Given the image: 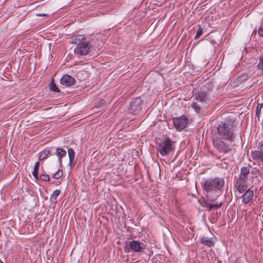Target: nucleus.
I'll return each instance as SVG.
<instances>
[{
  "label": "nucleus",
  "instance_id": "f257e3e1",
  "mask_svg": "<svg viewBox=\"0 0 263 263\" xmlns=\"http://www.w3.org/2000/svg\"><path fill=\"white\" fill-rule=\"evenodd\" d=\"M234 128L233 122L230 120H227L218 125L217 132L221 139L232 142L234 139Z\"/></svg>",
  "mask_w": 263,
  "mask_h": 263
},
{
  "label": "nucleus",
  "instance_id": "f03ea898",
  "mask_svg": "<svg viewBox=\"0 0 263 263\" xmlns=\"http://www.w3.org/2000/svg\"><path fill=\"white\" fill-rule=\"evenodd\" d=\"M85 40L82 35H78L72 39L71 43L77 44L74 52L79 55H86L90 52L91 44L90 42H86Z\"/></svg>",
  "mask_w": 263,
  "mask_h": 263
},
{
  "label": "nucleus",
  "instance_id": "7ed1b4c3",
  "mask_svg": "<svg viewBox=\"0 0 263 263\" xmlns=\"http://www.w3.org/2000/svg\"><path fill=\"white\" fill-rule=\"evenodd\" d=\"M224 184V181L223 178L215 177L205 180L203 187L204 190L206 192H210L212 191H215L219 194L221 189L223 186Z\"/></svg>",
  "mask_w": 263,
  "mask_h": 263
},
{
  "label": "nucleus",
  "instance_id": "20e7f679",
  "mask_svg": "<svg viewBox=\"0 0 263 263\" xmlns=\"http://www.w3.org/2000/svg\"><path fill=\"white\" fill-rule=\"evenodd\" d=\"M174 142L169 137H166L165 140L160 142L158 146V151L162 156H167L174 151L173 145Z\"/></svg>",
  "mask_w": 263,
  "mask_h": 263
},
{
  "label": "nucleus",
  "instance_id": "39448f33",
  "mask_svg": "<svg viewBox=\"0 0 263 263\" xmlns=\"http://www.w3.org/2000/svg\"><path fill=\"white\" fill-rule=\"evenodd\" d=\"M145 245L139 240H132L129 242L128 247L124 248L125 252L133 251L134 252L143 253L144 252Z\"/></svg>",
  "mask_w": 263,
  "mask_h": 263
},
{
  "label": "nucleus",
  "instance_id": "423d86ee",
  "mask_svg": "<svg viewBox=\"0 0 263 263\" xmlns=\"http://www.w3.org/2000/svg\"><path fill=\"white\" fill-rule=\"evenodd\" d=\"M142 104L143 102L140 97L133 99L128 109V112L134 115L139 114L142 109Z\"/></svg>",
  "mask_w": 263,
  "mask_h": 263
},
{
  "label": "nucleus",
  "instance_id": "0eeeda50",
  "mask_svg": "<svg viewBox=\"0 0 263 263\" xmlns=\"http://www.w3.org/2000/svg\"><path fill=\"white\" fill-rule=\"evenodd\" d=\"M257 150L251 152L252 158L258 162L263 163V142H259L257 145Z\"/></svg>",
  "mask_w": 263,
  "mask_h": 263
},
{
  "label": "nucleus",
  "instance_id": "6e6552de",
  "mask_svg": "<svg viewBox=\"0 0 263 263\" xmlns=\"http://www.w3.org/2000/svg\"><path fill=\"white\" fill-rule=\"evenodd\" d=\"M213 145L220 152L226 154L230 151L229 145L220 139H214L213 140Z\"/></svg>",
  "mask_w": 263,
  "mask_h": 263
},
{
  "label": "nucleus",
  "instance_id": "1a4fd4ad",
  "mask_svg": "<svg viewBox=\"0 0 263 263\" xmlns=\"http://www.w3.org/2000/svg\"><path fill=\"white\" fill-rule=\"evenodd\" d=\"M187 119L185 116L183 115L179 117L173 119V123L176 129L180 131L183 129L187 125Z\"/></svg>",
  "mask_w": 263,
  "mask_h": 263
},
{
  "label": "nucleus",
  "instance_id": "9d476101",
  "mask_svg": "<svg viewBox=\"0 0 263 263\" xmlns=\"http://www.w3.org/2000/svg\"><path fill=\"white\" fill-rule=\"evenodd\" d=\"M248 180L247 178L240 176L237 179L235 187L240 193L244 192L248 187Z\"/></svg>",
  "mask_w": 263,
  "mask_h": 263
},
{
  "label": "nucleus",
  "instance_id": "9b49d317",
  "mask_svg": "<svg viewBox=\"0 0 263 263\" xmlns=\"http://www.w3.org/2000/svg\"><path fill=\"white\" fill-rule=\"evenodd\" d=\"M61 84L66 87H69L76 84V80L69 74H64L60 79Z\"/></svg>",
  "mask_w": 263,
  "mask_h": 263
},
{
  "label": "nucleus",
  "instance_id": "f8f14e48",
  "mask_svg": "<svg viewBox=\"0 0 263 263\" xmlns=\"http://www.w3.org/2000/svg\"><path fill=\"white\" fill-rule=\"evenodd\" d=\"M195 99L196 100V102L202 103L206 102L209 100V98L206 92L201 90L195 93Z\"/></svg>",
  "mask_w": 263,
  "mask_h": 263
},
{
  "label": "nucleus",
  "instance_id": "ddd939ff",
  "mask_svg": "<svg viewBox=\"0 0 263 263\" xmlns=\"http://www.w3.org/2000/svg\"><path fill=\"white\" fill-rule=\"evenodd\" d=\"M68 154L69 157V163L70 169H72L76 163V160L75 159V152L72 148L68 149Z\"/></svg>",
  "mask_w": 263,
  "mask_h": 263
},
{
  "label": "nucleus",
  "instance_id": "4468645a",
  "mask_svg": "<svg viewBox=\"0 0 263 263\" xmlns=\"http://www.w3.org/2000/svg\"><path fill=\"white\" fill-rule=\"evenodd\" d=\"M254 195L253 191L249 189L242 196V201L245 204L248 203L252 199Z\"/></svg>",
  "mask_w": 263,
  "mask_h": 263
},
{
  "label": "nucleus",
  "instance_id": "2eb2a0df",
  "mask_svg": "<svg viewBox=\"0 0 263 263\" xmlns=\"http://www.w3.org/2000/svg\"><path fill=\"white\" fill-rule=\"evenodd\" d=\"M55 154L58 157V161L60 166H62V158L66 155V151L62 148L58 147L56 148Z\"/></svg>",
  "mask_w": 263,
  "mask_h": 263
},
{
  "label": "nucleus",
  "instance_id": "dca6fc26",
  "mask_svg": "<svg viewBox=\"0 0 263 263\" xmlns=\"http://www.w3.org/2000/svg\"><path fill=\"white\" fill-rule=\"evenodd\" d=\"M200 242L210 248L214 246V243L212 239L208 237H202L200 239Z\"/></svg>",
  "mask_w": 263,
  "mask_h": 263
},
{
  "label": "nucleus",
  "instance_id": "f3484780",
  "mask_svg": "<svg viewBox=\"0 0 263 263\" xmlns=\"http://www.w3.org/2000/svg\"><path fill=\"white\" fill-rule=\"evenodd\" d=\"M250 167L249 166H243L240 170V174L239 176L248 179Z\"/></svg>",
  "mask_w": 263,
  "mask_h": 263
},
{
  "label": "nucleus",
  "instance_id": "a211bd4d",
  "mask_svg": "<svg viewBox=\"0 0 263 263\" xmlns=\"http://www.w3.org/2000/svg\"><path fill=\"white\" fill-rule=\"evenodd\" d=\"M51 154V150L49 149H45L42 151L39 154V160L40 161L46 159L48 155Z\"/></svg>",
  "mask_w": 263,
  "mask_h": 263
},
{
  "label": "nucleus",
  "instance_id": "6ab92c4d",
  "mask_svg": "<svg viewBox=\"0 0 263 263\" xmlns=\"http://www.w3.org/2000/svg\"><path fill=\"white\" fill-rule=\"evenodd\" d=\"M61 193V191L59 190H55L53 193L52 194L51 197H50V200L51 202L55 204L57 202V197L59 196Z\"/></svg>",
  "mask_w": 263,
  "mask_h": 263
},
{
  "label": "nucleus",
  "instance_id": "aec40b11",
  "mask_svg": "<svg viewBox=\"0 0 263 263\" xmlns=\"http://www.w3.org/2000/svg\"><path fill=\"white\" fill-rule=\"evenodd\" d=\"M49 89L50 91H52L55 92H60V89L58 87V86L54 83V79L52 80L51 82L50 83V84L49 85Z\"/></svg>",
  "mask_w": 263,
  "mask_h": 263
},
{
  "label": "nucleus",
  "instance_id": "412c9836",
  "mask_svg": "<svg viewBox=\"0 0 263 263\" xmlns=\"http://www.w3.org/2000/svg\"><path fill=\"white\" fill-rule=\"evenodd\" d=\"M258 60L257 68L258 70H260L263 74V54L259 57Z\"/></svg>",
  "mask_w": 263,
  "mask_h": 263
},
{
  "label": "nucleus",
  "instance_id": "4be33fe9",
  "mask_svg": "<svg viewBox=\"0 0 263 263\" xmlns=\"http://www.w3.org/2000/svg\"><path fill=\"white\" fill-rule=\"evenodd\" d=\"M197 102H194L191 106L197 113H199L201 110V106Z\"/></svg>",
  "mask_w": 263,
  "mask_h": 263
},
{
  "label": "nucleus",
  "instance_id": "5701e85b",
  "mask_svg": "<svg viewBox=\"0 0 263 263\" xmlns=\"http://www.w3.org/2000/svg\"><path fill=\"white\" fill-rule=\"evenodd\" d=\"M63 173L62 170L59 169L58 171L53 174L52 177L55 179H58L63 176Z\"/></svg>",
  "mask_w": 263,
  "mask_h": 263
},
{
  "label": "nucleus",
  "instance_id": "b1692460",
  "mask_svg": "<svg viewBox=\"0 0 263 263\" xmlns=\"http://www.w3.org/2000/svg\"><path fill=\"white\" fill-rule=\"evenodd\" d=\"M248 79V75L246 73L242 74L240 76H239L237 80L239 82H242Z\"/></svg>",
  "mask_w": 263,
  "mask_h": 263
},
{
  "label": "nucleus",
  "instance_id": "393cba45",
  "mask_svg": "<svg viewBox=\"0 0 263 263\" xmlns=\"http://www.w3.org/2000/svg\"><path fill=\"white\" fill-rule=\"evenodd\" d=\"M40 179L43 181H49L50 177L47 174H42L40 176Z\"/></svg>",
  "mask_w": 263,
  "mask_h": 263
},
{
  "label": "nucleus",
  "instance_id": "a878e982",
  "mask_svg": "<svg viewBox=\"0 0 263 263\" xmlns=\"http://www.w3.org/2000/svg\"><path fill=\"white\" fill-rule=\"evenodd\" d=\"M202 34V29L201 28V27H199V28L196 32V34L195 36V39H197L199 38V37Z\"/></svg>",
  "mask_w": 263,
  "mask_h": 263
},
{
  "label": "nucleus",
  "instance_id": "bb28decb",
  "mask_svg": "<svg viewBox=\"0 0 263 263\" xmlns=\"http://www.w3.org/2000/svg\"><path fill=\"white\" fill-rule=\"evenodd\" d=\"M39 166H40V162H36L34 165V169H33L32 173H34V172L38 173Z\"/></svg>",
  "mask_w": 263,
  "mask_h": 263
},
{
  "label": "nucleus",
  "instance_id": "cd10ccee",
  "mask_svg": "<svg viewBox=\"0 0 263 263\" xmlns=\"http://www.w3.org/2000/svg\"><path fill=\"white\" fill-rule=\"evenodd\" d=\"M261 109L259 107H256V117L259 119L260 117V115L261 114Z\"/></svg>",
  "mask_w": 263,
  "mask_h": 263
},
{
  "label": "nucleus",
  "instance_id": "c85d7f7f",
  "mask_svg": "<svg viewBox=\"0 0 263 263\" xmlns=\"http://www.w3.org/2000/svg\"><path fill=\"white\" fill-rule=\"evenodd\" d=\"M209 203H210L208 200L203 199V201H202V203H201V205L203 206L206 207V206H208V205H209Z\"/></svg>",
  "mask_w": 263,
  "mask_h": 263
},
{
  "label": "nucleus",
  "instance_id": "c756f323",
  "mask_svg": "<svg viewBox=\"0 0 263 263\" xmlns=\"http://www.w3.org/2000/svg\"><path fill=\"white\" fill-rule=\"evenodd\" d=\"M222 204V203L221 202L219 203H216V204H213V208L217 209L220 208Z\"/></svg>",
  "mask_w": 263,
  "mask_h": 263
},
{
  "label": "nucleus",
  "instance_id": "7c9ffc66",
  "mask_svg": "<svg viewBox=\"0 0 263 263\" xmlns=\"http://www.w3.org/2000/svg\"><path fill=\"white\" fill-rule=\"evenodd\" d=\"M258 33L260 37H263V29L262 28V27H260L258 29Z\"/></svg>",
  "mask_w": 263,
  "mask_h": 263
},
{
  "label": "nucleus",
  "instance_id": "2f4dec72",
  "mask_svg": "<svg viewBox=\"0 0 263 263\" xmlns=\"http://www.w3.org/2000/svg\"><path fill=\"white\" fill-rule=\"evenodd\" d=\"M32 175L36 180L40 179V177L38 176V173H32Z\"/></svg>",
  "mask_w": 263,
  "mask_h": 263
},
{
  "label": "nucleus",
  "instance_id": "473e14b6",
  "mask_svg": "<svg viewBox=\"0 0 263 263\" xmlns=\"http://www.w3.org/2000/svg\"><path fill=\"white\" fill-rule=\"evenodd\" d=\"M208 198H209L211 201H214L217 199V197L216 198H215L211 196L210 195H208Z\"/></svg>",
  "mask_w": 263,
  "mask_h": 263
},
{
  "label": "nucleus",
  "instance_id": "72a5a7b5",
  "mask_svg": "<svg viewBox=\"0 0 263 263\" xmlns=\"http://www.w3.org/2000/svg\"><path fill=\"white\" fill-rule=\"evenodd\" d=\"M206 207L208 208L209 211H211L213 209V204L211 203H209Z\"/></svg>",
  "mask_w": 263,
  "mask_h": 263
},
{
  "label": "nucleus",
  "instance_id": "f704fd0d",
  "mask_svg": "<svg viewBox=\"0 0 263 263\" xmlns=\"http://www.w3.org/2000/svg\"><path fill=\"white\" fill-rule=\"evenodd\" d=\"M36 15L39 16H48V15L47 14H45V13H38V14H36Z\"/></svg>",
  "mask_w": 263,
  "mask_h": 263
},
{
  "label": "nucleus",
  "instance_id": "c9c22d12",
  "mask_svg": "<svg viewBox=\"0 0 263 263\" xmlns=\"http://www.w3.org/2000/svg\"><path fill=\"white\" fill-rule=\"evenodd\" d=\"M257 107H259L260 109H262L263 108V103H258L257 106Z\"/></svg>",
  "mask_w": 263,
  "mask_h": 263
},
{
  "label": "nucleus",
  "instance_id": "e433bc0d",
  "mask_svg": "<svg viewBox=\"0 0 263 263\" xmlns=\"http://www.w3.org/2000/svg\"><path fill=\"white\" fill-rule=\"evenodd\" d=\"M0 263H4V262L0 260Z\"/></svg>",
  "mask_w": 263,
  "mask_h": 263
}]
</instances>
